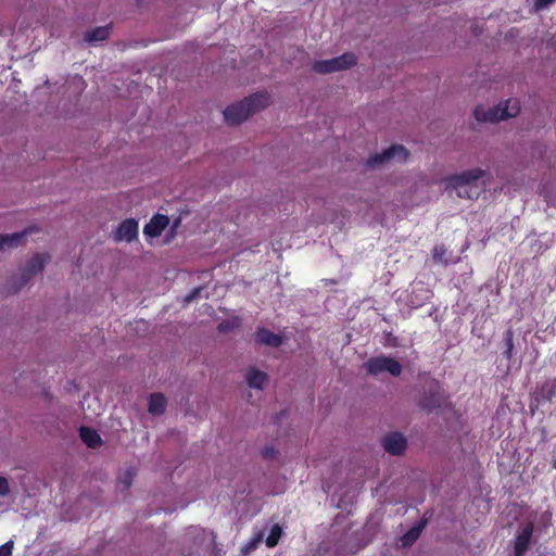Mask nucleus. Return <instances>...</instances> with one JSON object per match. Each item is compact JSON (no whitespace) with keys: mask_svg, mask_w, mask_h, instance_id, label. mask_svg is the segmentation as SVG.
I'll list each match as a JSON object with an SVG mask.
<instances>
[{"mask_svg":"<svg viewBox=\"0 0 556 556\" xmlns=\"http://www.w3.org/2000/svg\"><path fill=\"white\" fill-rule=\"evenodd\" d=\"M520 106L517 99H509L505 106L497 105L495 108L484 110L477 106L473 111L475 117L479 122H498L509 117H514L519 113Z\"/></svg>","mask_w":556,"mask_h":556,"instance_id":"3","label":"nucleus"},{"mask_svg":"<svg viewBox=\"0 0 556 556\" xmlns=\"http://www.w3.org/2000/svg\"><path fill=\"white\" fill-rule=\"evenodd\" d=\"M245 378H247V382L250 388H254V389H258V390H263L265 387V383L268 380V376L266 372L255 369V368L249 369Z\"/></svg>","mask_w":556,"mask_h":556,"instance_id":"17","label":"nucleus"},{"mask_svg":"<svg viewBox=\"0 0 556 556\" xmlns=\"http://www.w3.org/2000/svg\"><path fill=\"white\" fill-rule=\"evenodd\" d=\"M123 483H124L125 488H129L130 486V484H131V475H130V472H127L125 475V478L123 479Z\"/></svg>","mask_w":556,"mask_h":556,"instance_id":"29","label":"nucleus"},{"mask_svg":"<svg viewBox=\"0 0 556 556\" xmlns=\"http://www.w3.org/2000/svg\"><path fill=\"white\" fill-rule=\"evenodd\" d=\"M432 258L437 263L444 262V256L446 254V249L443 244H437L432 249Z\"/></svg>","mask_w":556,"mask_h":556,"instance_id":"22","label":"nucleus"},{"mask_svg":"<svg viewBox=\"0 0 556 556\" xmlns=\"http://www.w3.org/2000/svg\"><path fill=\"white\" fill-rule=\"evenodd\" d=\"M281 534H282L281 528L278 525L273 526L269 531V534L267 535L266 541H265L266 546L269 548L275 547L278 544V542L281 538Z\"/></svg>","mask_w":556,"mask_h":556,"instance_id":"20","label":"nucleus"},{"mask_svg":"<svg viewBox=\"0 0 556 556\" xmlns=\"http://www.w3.org/2000/svg\"><path fill=\"white\" fill-rule=\"evenodd\" d=\"M357 63V59L354 53L345 52L340 56L315 61L312 65L314 72L318 74H329L339 71L349 70Z\"/></svg>","mask_w":556,"mask_h":556,"instance_id":"4","label":"nucleus"},{"mask_svg":"<svg viewBox=\"0 0 556 556\" xmlns=\"http://www.w3.org/2000/svg\"><path fill=\"white\" fill-rule=\"evenodd\" d=\"M556 0H536L535 7L539 10L547 8L549 4L554 3Z\"/></svg>","mask_w":556,"mask_h":556,"instance_id":"26","label":"nucleus"},{"mask_svg":"<svg viewBox=\"0 0 556 556\" xmlns=\"http://www.w3.org/2000/svg\"><path fill=\"white\" fill-rule=\"evenodd\" d=\"M256 340L257 342L271 348H278L282 343V339L279 334H276L266 328H260L256 331Z\"/></svg>","mask_w":556,"mask_h":556,"instance_id":"16","label":"nucleus"},{"mask_svg":"<svg viewBox=\"0 0 556 556\" xmlns=\"http://www.w3.org/2000/svg\"><path fill=\"white\" fill-rule=\"evenodd\" d=\"M504 342H505L506 350L504 351L503 355L505 358L510 359L513 356V351H514V331H513V329L509 328L504 332Z\"/></svg>","mask_w":556,"mask_h":556,"instance_id":"21","label":"nucleus"},{"mask_svg":"<svg viewBox=\"0 0 556 556\" xmlns=\"http://www.w3.org/2000/svg\"><path fill=\"white\" fill-rule=\"evenodd\" d=\"M231 329V324L229 321H223L218 325L219 332H228Z\"/></svg>","mask_w":556,"mask_h":556,"instance_id":"28","label":"nucleus"},{"mask_svg":"<svg viewBox=\"0 0 556 556\" xmlns=\"http://www.w3.org/2000/svg\"><path fill=\"white\" fill-rule=\"evenodd\" d=\"M29 232V230H24L11 235L0 233V250H3L5 248H17L18 245L25 242V238Z\"/></svg>","mask_w":556,"mask_h":556,"instance_id":"15","label":"nucleus"},{"mask_svg":"<svg viewBox=\"0 0 556 556\" xmlns=\"http://www.w3.org/2000/svg\"><path fill=\"white\" fill-rule=\"evenodd\" d=\"M14 542L9 540L0 546V556H12Z\"/></svg>","mask_w":556,"mask_h":556,"instance_id":"23","label":"nucleus"},{"mask_svg":"<svg viewBox=\"0 0 556 556\" xmlns=\"http://www.w3.org/2000/svg\"><path fill=\"white\" fill-rule=\"evenodd\" d=\"M166 397L163 393H152L149 397L148 410L152 415H163L166 409Z\"/></svg>","mask_w":556,"mask_h":556,"instance_id":"18","label":"nucleus"},{"mask_svg":"<svg viewBox=\"0 0 556 556\" xmlns=\"http://www.w3.org/2000/svg\"><path fill=\"white\" fill-rule=\"evenodd\" d=\"M485 175L481 168H472L459 174L450 175L445 178L447 186L456 191L457 197L475 200L480 195L478 180Z\"/></svg>","mask_w":556,"mask_h":556,"instance_id":"2","label":"nucleus"},{"mask_svg":"<svg viewBox=\"0 0 556 556\" xmlns=\"http://www.w3.org/2000/svg\"><path fill=\"white\" fill-rule=\"evenodd\" d=\"M269 104L270 94L267 91H261L244 98L240 102L230 104L223 113L227 124L239 125Z\"/></svg>","mask_w":556,"mask_h":556,"instance_id":"1","label":"nucleus"},{"mask_svg":"<svg viewBox=\"0 0 556 556\" xmlns=\"http://www.w3.org/2000/svg\"><path fill=\"white\" fill-rule=\"evenodd\" d=\"M110 30H111V27L109 25L96 27L86 34L85 40L88 42H97V41L105 40L110 35Z\"/></svg>","mask_w":556,"mask_h":556,"instance_id":"19","label":"nucleus"},{"mask_svg":"<svg viewBox=\"0 0 556 556\" xmlns=\"http://www.w3.org/2000/svg\"><path fill=\"white\" fill-rule=\"evenodd\" d=\"M264 458H273L276 454V451L274 447H266L262 452Z\"/></svg>","mask_w":556,"mask_h":556,"instance_id":"27","label":"nucleus"},{"mask_svg":"<svg viewBox=\"0 0 556 556\" xmlns=\"http://www.w3.org/2000/svg\"><path fill=\"white\" fill-rule=\"evenodd\" d=\"M533 534V525L531 522L525 525L517 534L514 545V556H525L529 549L531 538Z\"/></svg>","mask_w":556,"mask_h":556,"instance_id":"11","label":"nucleus"},{"mask_svg":"<svg viewBox=\"0 0 556 556\" xmlns=\"http://www.w3.org/2000/svg\"><path fill=\"white\" fill-rule=\"evenodd\" d=\"M79 437L81 441L90 448L100 447L102 444L100 434L97 432V430L90 427L81 426L79 428Z\"/></svg>","mask_w":556,"mask_h":556,"instance_id":"14","label":"nucleus"},{"mask_svg":"<svg viewBox=\"0 0 556 556\" xmlns=\"http://www.w3.org/2000/svg\"><path fill=\"white\" fill-rule=\"evenodd\" d=\"M552 467L556 469V457L552 460Z\"/></svg>","mask_w":556,"mask_h":556,"instance_id":"30","label":"nucleus"},{"mask_svg":"<svg viewBox=\"0 0 556 556\" xmlns=\"http://www.w3.org/2000/svg\"><path fill=\"white\" fill-rule=\"evenodd\" d=\"M382 446L391 455H402L407 447V440L401 432H391L382 439Z\"/></svg>","mask_w":556,"mask_h":556,"instance_id":"10","label":"nucleus"},{"mask_svg":"<svg viewBox=\"0 0 556 556\" xmlns=\"http://www.w3.org/2000/svg\"><path fill=\"white\" fill-rule=\"evenodd\" d=\"M169 219L166 215L156 214L143 227V233L147 237L155 238L161 236L163 230L167 227Z\"/></svg>","mask_w":556,"mask_h":556,"instance_id":"12","label":"nucleus"},{"mask_svg":"<svg viewBox=\"0 0 556 556\" xmlns=\"http://www.w3.org/2000/svg\"><path fill=\"white\" fill-rule=\"evenodd\" d=\"M365 368L369 375L377 376L381 372H389L393 377H399L402 372V365L390 356H376L365 363Z\"/></svg>","mask_w":556,"mask_h":556,"instance_id":"5","label":"nucleus"},{"mask_svg":"<svg viewBox=\"0 0 556 556\" xmlns=\"http://www.w3.org/2000/svg\"><path fill=\"white\" fill-rule=\"evenodd\" d=\"M202 291V288L201 287H198V288H194L186 298H185V302L186 303H190L192 302L195 298L199 296V294L201 293Z\"/></svg>","mask_w":556,"mask_h":556,"instance_id":"25","label":"nucleus"},{"mask_svg":"<svg viewBox=\"0 0 556 556\" xmlns=\"http://www.w3.org/2000/svg\"><path fill=\"white\" fill-rule=\"evenodd\" d=\"M445 392L438 380H431L424 395L419 400V406L422 409L431 412L440 408L445 402Z\"/></svg>","mask_w":556,"mask_h":556,"instance_id":"6","label":"nucleus"},{"mask_svg":"<svg viewBox=\"0 0 556 556\" xmlns=\"http://www.w3.org/2000/svg\"><path fill=\"white\" fill-rule=\"evenodd\" d=\"M49 255L48 254H35L26 264V267L24 268V270L22 271V275H21V279H22V283H21V287L25 286L29 280L30 278L40 273L43 268H45V265L48 263L49 261Z\"/></svg>","mask_w":556,"mask_h":556,"instance_id":"9","label":"nucleus"},{"mask_svg":"<svg viewBox=\"0 0 556 556\" xmlns=\"http://www.w3.org/2000/svg\"><path fill=\"white\" fill-rule=\"evenodd\" d=\"M409 152L403 146L394 144L384 150L382 153H377L370 156L366 164L368 167H376L393 159L399 161H406Z\"/></svg>","mask_w":556,"mask_h":556,"instance_id":"7","label":"nucleus"},{"mask_svg":"<svg viewBox=\"0 0 556 556\" xmlns=\"http://www.w3.org/2000/svg\"><path fill=\"white\" fill-rule=\"evenodd\" d=\"M10 494L9 481L5 477L0 476V495L7 496Z\"/></svg>","mask_w":556,"mask_h":556,"instance_id":"24","label":"nucleus"},{"mask_svg":"<svg viewBox=\"0 0 556 556\" xmlns=\"http://www.w3.org/2000/svg\"><path fill=\"white\" fill-rule=\"evenodd\" d=\"M139 225L135 218H127L123 220L115 232L113 233V239L116 242L126 241L131 242L138 237Z\"/></svg>","mask_w":556,"mask_h":556,"instance_id":"8","label":"nucleus"},{"mask_svg":"<svg viewBox=\"0 0 556 556\" xmlns=\"http://www.w3.org/2000/svg\"><path fill=\"white\" fill-rule=\"evenodd\" d=\"M428 520L422 518L409 530H407L401 538L400 544L402 547H410L420 536L421 532L426 528Z\"/></svg>","mask_w":556,"mask_h":556,"instance_id":"13","label":"nucleus"}]
</instances>
